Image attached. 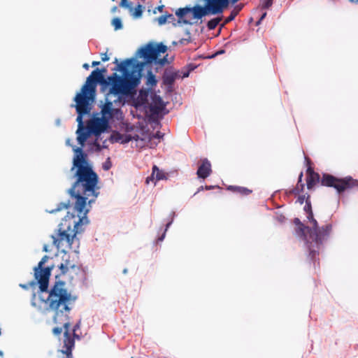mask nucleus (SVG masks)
I'll return each mask as SVG.
<instances>
[{
    "mask_svg": "<svg viewBox=\"0 0 358 358\" xmlns=\"http://www.w3.org/2000/svg\"><path fill=\"white\" fill-rule=\"evenodd\" d=\"M102 78L103 76L100 71L98 69L94 70L87 78L80 91L76 94L74 98L76 104L72 105L78 113L76 134L77 141L80 146H72L74 156L71 170L76 169L75 175L77 177L76 181L69 189V193L73 201V205L71 206L69 201L61 203L57 208L48 210L50 213H54L62 209L68 210L66 215L58 226L57 234L52 237L57 248H60L65 243L76 253L78 252L79 248V239L76 235L83 232L84 227L88 224L87 215L91 209L92 203L99 194L97 191L98 176L88 163L87 155L83 152V148L90 135L98 136L108 129V122L111 118L115 117L120 120L123 117L121 110L113 107V103H122V99L125 96L119 99L114 94L109 95L108 92L101 115H94L87 122L86 127L84 126L83 117L90 115L92 106L95 101L96 84Z\"/></svg>",
    "mask_w": 358,
    "mask_h": 358,
    "instance_id": "f257e3e1",
    "label": "nucleus"
},
{
    "mask_svg": "<svg viewBox=\"0 0 358 358\" xmlns=\"http://www.w3.org/2000/svg\"><path fill=\"white\" fill-rule=\"evenodd\" d=\"M167 50L166 45L162 43H149L141 47L134 57L124 59L117 63L116 71L121 73L118 75L113 73L108 76L106 84L109 87V95L114 94L119 99L129 95L141 83L142 71L145 64H155L164 66L169 64L167 55L162 59L158 57Z\"/></svg>",
    "mask_w": 358,
    "mask_h": 358,
    "instance_id": "f03ea898",
    "label": "nucleus"
},
{
    "mask_svg": "<svg viewBox=\"0 0 358 358\" xmlns=\"http://www.w3.org/2000/svg\"><path fill=\"white\" fill-rule=\"evenodd\" d=\"M310 203H306L304 210L306 212V226L301 223L299 219L296 218L294 222L297 226V231L299 235L304 237L310 255L315 256L319 251L323 242L327 239L331 231V226L324 225L322 227H317V222L313 217L310 210Z\"/></svg>",
    "mask_w": 358,
    "mask_h": 358,
    "instance_id": "7ed1b4c3",
    "label": "nucleus"
},
{
    "mask_svg": "<svg viewBox=\"0 0 358 358\" xmlns=\"http://www.w3.org/2000/svg\"><path fill=\"white\" fill-rule=\"evenodd\" d=\"M39 294L40 300L44 303L47 310L55 312L54 320L57 322V317L59 314L69 312V307L72 301L75 300L64 287V283L56 282L50 292L48 294L47 289Z\"/></svg>",
    "mask_w": 358,
    "mask_h": 358,
    "instance_id": "20e7f679",
    "label": "nucleus"
},
{
    "mask_svg": "<svg viewBox=\"0 0 358 358\" xmlns=\"http://www.w3.org/2000/svg\"><path fill=\"white\" fill-rule=\"evenodd\" d=\"M322 184L334 187L338 193L348 189L358 187V181L352 179L351 177L339 179L328 174L323 175Z\"/></svg>",
    "mask_w": 358,
    "mask_h": 358,
    "instance_id": "39448f33",
    "label": "nucleus"
},
{
    "mask_svg": "<svg viewBox=\"0 0 358 358\" xmlns=\"http://www.w3.org/2000/svg\"><path fill=\"white\" fill-rule=\"evenodd\" d=\"M48 257L45 255L39 262L38 266L34 268V275L37 283L39 284L40 289L43 292L48 289L49 278L50 275V269L49 268H42L43 264L46 263Z\"/></svg>",
    "mask_w": 358,
    "mask_h": 358,
    "instance_id": "423d86ee",
    "label": "nucleus"
},
{
    "mask_svg": "<svg viewBox=\"0 0 358 358\" xmlns=\"http://www.w3.org/2000/svg\"><path fill=\"white\" fill-rule=\"evenodd\" d=\"M111 139L114 142H120L121 143H127L134 141L136 143V145L139 147H143L145 145V140L138 135L131 136L130 134L114 133L111 136Z\"/></svg>",
    "mask_w": 358,
    "mask_h": 358,
    "instance_id": "0eeeda50",
    "label": "nucleus"
},
{
    "mask_svg": "<svg viewBox=\"0 0 358 358\" xmlns=\"http://www.w3.org/2000/svg\"><path fill=\"white\" fill-rule=\"evenodd\" d=\"M69 324L67 322L64 324V328L65 329L64 334V348H65V349L62 350V352L66 355V358H72L71 350L74 346V340L71 338L69 334Z\"/></svg>",
    "mask_w": 358,
    "mask_h": 358,
    "instance_id": "6e6552de",
    "label": "nucleus"
},
{
    "mask_svg": "<svg viewBox=\"0 0 358 358\" xmlns=\"http://www.w3.org/2000/svg\"><path fill=\"white\" fill-rule=\"evenodd\" d=\"M193 17L194 19H201L203 17L211 15V11L204 3L203 6H196L192 8Z\"/></svg>",
    "mask_w": 358,
    "mask_h": 358,
    "instance_id": "1a4fd4ad",
    "label": "nucleus"
},
{
    "mask_svg": "<svg viewBox=\"0 0 358 358\" xmlns=\"http://www.w3.org/2000/svg\"><path fill=\"white\" fill-rule=\"evenodd\" d=\"M211 172V165L210 162L204 159L201 161V164L198 169L197 175L199 178H206Z\"/></svg>",
    "mask_w": 358,
    "mask_h": 358,
    "instance_id": "9d476101",
    "label": "nucleus"
},
{
    "mask_svg": "<svg viewBox=\"0 0 358 358\" xmlns=\"http://www.w3.org/2000/svg\"><path fill=\"white\" fill-rule=\"evenodd\" d=\"M166 178V173L159 170L157 166L152 167V175L146 179V182L148 184L150 182H153L155 185L156 182L160 180H164Z\"/></svg>",
    "mask_w": 358,
    "mask_h": 358,
    "instance_id": "9b49d317",
    "label": "nucleus"
},
{
    "mask_svg": "<svg viewBox=\"0 0 358 358\" xmlns=\"http://www.w3.org/2000/svg\"><path fill=\"white\" fill-rule=\"evenodd\" d=\"M320 176L315 173L310 168L307 170V187L311 189L319 182Z\"/></svg>",
    "mask_w": 358,
    "mask_h": 358,
    "instance_id": "f8f14e48",
    "label": "nucleus"
},
{
    "mask_svg": "<svg viewBox=\"0 0 358 358\" xmlns=\"http://www.w3.org/2000/svg\"><path fill=\"white\" fill-rule=\"evenodd\" d=\"M189 11H190V9H188V8H180L176 11V14L179 18V20H178L179 23L189 24H192V22H191L189 20H187L186 18V16L189 13Z\"/></svg>",
    "mask_w": 358,
    "mask_h": 358,
    "instance_id": "ddd939ff",
    "label": "nucleus"
},
{
    "mask_svg": "<svg viewBox=\"0 0 358 358\" xmlns=\"http://www.w3.org/2000/svg\"><path fill=\"white\" fill-rule=\"evenodd\" d=\"M179 74L178 73L167 74L164 76V83L166 85H171L174 83L176 78H178Z\"/></svg>",
    "mask_w": 358,
    "mask_h": 358,
    "instance_id": "4468645a",
    "label": "nucleus"
},
{
    "mask_svg": "<svg viewBox=\"0 0 358 358\" xmlns=\"http://www.w3.org/2000/svg\"><path fill=\"white\" fill-rule=\"evenodd\" d=\"M112 25L114 27L115 30H119L122 28V20L119 17H115L112 20Z\"/></svg>",
    "mask_w": 358,
    "mask_h": 358,
    "instance_id": "2eb2a0df",
    "label": "nucleus"
},
{
    "mask_svg": "<svg viewBox=\"0 0 358 358\" xmlns=\"http://www.w3.org/2000/svg\"><path fill=\"white\" fill-rule=\"evenodd\" d=\"M229 189H233V190H236L237 192H238L239 193L241 194H248L249 193L251 192L250 190L246 189V188H244V187H233V186H230L229 187Z\"/></svg>",
    "mask_w": 358,
    "mask_h": 358,
    "instance_id": "dca6fc26",
    "label": "nucleus"
},
{
    "mask_svg": "<svg viewBox=\"0 0 358 358\" xmlns=\"http://www.w3.org/2000/svg\"><path fill=\"white\" fill-rule=\"evenodd\" d=\"M219 22H220V19H218V18L212 19L210 21H208V28L210 30H213L217 26Z\"/></svg>",
    "mask_w": 358,
    "mask_h": 358,
    "instance_id": "f3484780",
    "label": "nucleus"
},
{
    "mask_svg": "<svg viewBox=\"0 0 358 358\" xmlns=\"http://www.w3.org/2000/svg\"><path fill=\"white\" fill-rule=\"evenodd\" d=\"M132 15L136 18L140 17L142 15V10L140 5L135 8L134 12L132 13Z\"/></svg>",
    "mask_w": 358,
    "mask_h": 358,
    "instance_id": "a211bd4d",
    "label": "nucleus"
},
{
    "mask_svg": "<svg viewBox=\"0 0 358 358\" xmlns=\"http://www.w3.org/2000/svg\"><path fill=\"white\" fill-rule=\"evenodd\" d=\"M120 6L127 9L130 10L131 11L133 10L131 7V4L129 2L128 0H122L120 2Z\"/></svg>",
    "mask_w": 358,
    "mask_h": 358,
    "instance_id": "6ab92c4d",
    "label": "nucleus"
},
{
    "mask_svg": "<svg viewBox=\"0 0 358 358\" xmlns=\"http://www.w3.org/2000/svg\"><path fill=\"white\" fill-rule=\"evenodd\" d=\"M241 8H238V10H233V11L231 13L230 15H229V16L227 17V19L226 20V22H230V21L233 20L235 18V17L237 15V14H238V10H239Z\"/></svg>",
    "mask_w": 358,
    "mask_h": 358,
    "instance_id": "aec40b11",
    "label": "nucleus"
},
{
    "mask_svg": "<svg viewBox=\"0 0 358 358\" xmlns=\"http://www.w3.org/2000/svg\"><path fill=\"white\" fill-rule=\"evenodd\" d=\"M273 3V0H262V7L263 8H269Z\"/></svg>",
    "mask_w": 358,
    "mask_h": 358,
    "instance_id": "412c9836",
    "label": "nucleus"
},
{
    "mask_svg": "<svg viewBox=\"0 0 358 358\" xmlns=\"http://www.w3.org/2000/svg\"><path fill=\"white\" fill-rule=\"evenodd\" d=\"M168 17H171V15H169V16H166V15H161L159 16L158 18H157V21H158V23L160 24V25H162L164 24H165L167 21V18Z\"/></svg>",
    "mask_w": 358,
    "mask_h": 358,
    "instance_id": "4be33fe9",
    "label": "nucleus"
},
{
    "mask_svg": "<svg viewBox=\"0 0 358 358\" xmlns=\"http://www.w3.org/2000/svg\"><path fill=\"white\" fill-rule=\"evenodd\" d=\"M163 137V134L159 132V131H157L156 134H153L151 137H150V141L156 138V139H160Z\"/></svg>",
    "mask_w": 358,
    "mask_h": 358,
    "instance_id": "5701e85b",
    "label": "nucleus"
},
{
    "mask_svg": "<svg viewBox=\"0 0 358 358\" xmlns=\"http://www.w3.org/2000/svg\"><path fill=\"white\" fill-rule=\"evenodd\" d=\"M172 220H171L166 226V229H165V231L164 233L162 234V236L159 238V241H162L165 237V233L166 231L168 230V229L169 228V227L171 226V224H172Z\"/></svg>",
    "mask_w": 358,
    "mask_h": 358,
    "instance_id": "b1692460",
    "label": "nucleus"
},
{
    "mask_svg": "<svg viewBox=\"0 0 358 358\" xmlns=\"http://www.w3.org/2000/svg\"><path fill=\"white\" fill-rule=\"evenodd\" d=\"M36 285V282H34V281H32V282H29V284H27V285L20 284V286L21 287H22V288H24V289H28V287H29V286H34V285Z\"/></svg>",
    "mask_w": 358,
    "mask_h": 358,
    "instance_id": "393cba45",
    "label": "nucleus"
},
{
    "mask_svg": "<svg viewBox=\"0 0 358 358\" xmlns=\"http://www.w3.org/2000/svg\"><path fill=\"white\" fill-rule=\"evenodd\" d=\"M52 331L55 335L57 336L62 333V329L60 327H55L53 329Z\"/></svg>",
    "mask_w": 358,
    "mask_h": 358,
    "instance_id": "a878e982",
    "label": "nucleus"
},
{
    "mask_svg": "<svg viewBox=\"0 0 358 358\" xmlns=\"http://www.w3.org/2000/svg\"><path fill=\"white\" fill-rule=\"evenodd\" d=\"M101 58L103 62H106V61L109 60V57H108L107 53H106V52L101 54Z\"/></svg>",
    "mask_w": 358,
    "mask_h": 358,
    "instance_id": "bb28decb",
    "label": "nucleus"
},
{
    "mask_svg": "<svg viewBox=\"0 0 358 358\" xmlns=\"http://www.w3.org/2000/svg\"><path fill=\"white\" fill-rule=\"evenodd\" d=\"M189 71H184L182 73V76L179 75L178 78L180 77L182 78H187L189 76Z\"/></svg>",
    "mask_w": 358,
    "mask_h": 358,
    "instance_id": "cd10ccee",
    "label": "nucleus"
},
{
    "mask_svg": "<svg viewBox=\"0 0 358 358\" xmlns=\"http://www.w3.org/2000/svg\"><path fill=\"white\" fill-rule=\"evenodd\" d=\"M149 80H150V82L153 81V83H155V76H154L153 75H152V74H151V75H150V78H149Z\"/></svg>",
    "mask_w": 358,
    "mask_h": 358,
    "instance_id": "c85d7f7f",
    "label": "nucleus"
},
{
    "mask_svg": "<svg viewBox=\"0 0 358 358\" xmlns=\"http://www.w3.org/2000/svg\"><path fill=\"white\" fill-rule=\"evenodd\" d=\"M110 168V164H106L103 165V169L105 170H108Z\"/></svg>",
    "mask_w": 358,
    "mask_h": 358,
    "instance_id": "c756f323",
    "label": "nucleus"
},
{
    "mask_svg": "<svg viewBox=\"0 0 358 358\" xmlns=\"http://www.w3.org/2000/svg\"><path fill=\"white\" fill-rule=\"evenodd\" d=\"M185 42L188 43L189 42V39L184 38V39H181L180 40V43H182V44H185Z\"/></svg>",
    "mask_w": 358,
    "mask_h": 358,
    "instance_id": "7c9ffc66",
    "label": "nucleus"
},
{
    "mask_svg": "<svg viewBox=\"0 0 358 358\" xmlns=\"http://www.w3.org/2000/svg\"><path fill=\"white\" fill-rule=\"evenodd\" d=\"M266 16V13H264L260 17V20H263Z\"/></svg>",
    "mask_w": 358,
    "mask_h": 358,
    "instance_id": "2f4dec72",
    "label": "nucleus"
},
{
    "mask_svg": "<svg viewBox=\"0 0 358 358\" xmlns=\"http://www.w3.org/2000/svg\"><path fill=\"white\" fill-rule=\"evenodd\" d=\"M99 64H100V62H95V61H94V62H92V66H96V65H99Z\"/></svg>",
    "mask_w": 358,
    "mask_h": 358,
    "instance_id": "473e14b6",
    "label": "nucleus"
},
{
    "mask_svg": "<svg viewBox=\"0 0 358 358\" xmlns=\"http://www.w3.org/2000/svg\"><path fill=\"white\" fill-rule=\"evenodd\" d=\"M90 67L89 64H83V68L85 69H88Z\"/></svg>",
    "mask_w": 358,
    "mask_h": 358,
    "instance_id": "72a5a7b5",
    "label": "nucleus"
},
{
    "mask_svg": "<svg viewBox=\"0 0 358 358\" xmlns=\"http://www.w3.org/2000/svg\"><path fill=\"white\" fill-rule=\"evenodd\" d=\"M70 141H70V139H67V140L66 141V144L67 145L72 146V145H71V143H70Z\"/></svg>",
    "mask_w": 358,
    "mask_h": 358,
    "instance_id": "f704fd0d",
    "label": "nucleus"
},
{
    "mask_svg": "<svg viewBox=\"0 0 358 358\" xmlns=\"http://www.w3.org/2000/svg\"><path fill=\"white\" fill-rule=\"evenodd\" d=\"M224 50H220V51H218V52L215 54V55H220V54H222V53H224Z\"/></svg>",
    "mask_w": 358,
    "mask_h": 358,
    "instance_id": "c9c22d12",
    "label": "nucleus"
},
{
    "mask_svg": "<svg viewBox=\"0 0 358 358\" xmlns=\"http://www.w3.org/2000/svg\"><path fill=\"white\" fill-rule=\"evenodd\" d=\"M43 250L45 251V252H48V245H45L43 246Z\"/></svg>",
    "mask_w": 358,
    "mask_h": 358,
    "instance_id": "e433bc0d",
    "label": "nucleus"
},
{
    "mask_svg": "<svg viewBox=\"0 0 358 358\" xmlns=\"http://www.w3.org/2000/svg\"><path fill=\"white\" fill-rule=\"evenodd\" d=\"M117 9V8L116 6H114L113 8H112V12L113 13H115L116 11V10Z\"/></svg>",
    "mask_w": 358,
    "mask_h": 358,
    "instance_id": "4c0bfd02",
    "label": "nucleus"
},
{
    "mask_svg": "<svg viewBox=\"0 0 358 358\" xmlns=\"http://www.w3.org/2000/svg\"><path fill=\"white\" fill-rule=\"evenodd\" d=\"M56 124H57V125H59V124H60V121H59V120H57L56 121Z\"/></svg>",
    "mask_w": 358,
    "mask_h": 358,
    "instance_id": "58836bf2",
    "label": "nucleus"
},
{
    "mask_svg": "<svg viewBox=\"0 0 358 358\" xmlns=\"http://www.w3.org/2000/svg\"><path fill=\"white\" fill-rule=\"evenodd\" d=\"M351 2L358 3V0H350Z\"/></svg>",
    "mask_w": 358,
    "mask_h": 358,
    "instance_id": "ea45409f",
    "label": "nucleus"
},
{
    "mask_svg": "<svg viewBox=\"0 0 358 358\" xmlns=\"http://www.w3.org/2000/svg\"><path fill=\"white\" fill-rule=\"evenodd\" d=\"M211 188H212V187H210V186H206V189H210Z\"/></svg>",
    "mask_w": 358,
    "mask_h": 358,
    "instance_id": "a19ab883",
    "label": "nucleus"
},
{
    "mask_svg": "<svg viewBox=\"0 0 358 358\" xmlns=\"http://www.w3.org/2000/svg\"><path fill=\"white\" fill-rule=\"evenodd\" d=\"M262 20H260V19H259V20H258V22H257V25H259V24L261 23V22H262Z\"/></svg>",
    "mask_w": 358,
    "mask_h": 358,
    "instance_id": "79ce46f5",
    "label": "nucleus"
},
{
    "mask_svg": "<svg viewBox=\"0 0 358 358\" xmlns=\"http://www.w3.org/2000/svg\"><path fill=\"white\" fill-rule=\"evenodd\" d=\"M156 99L159 100V101H160V102H161V101H162L159 96H157V97H156Z\"/></svg>",
    "mask_w": 358,
    "mask_h": 358,
    "instance_id": "37998d69",
    "label": "nucleus"
},
{
    "mask_svg": "<svg viewBox=\"0 0 358 358\" xmlns=\"http://www.w3.org/2000/svg\"><path fill=\"white\" fill-rule=\"evenodd\" d=\"M301 177H302V173H301L300 176H299V181H301Z\"/></svg>",
    "mask_w": 358,
    "mask_h": 358,
    "instance_id": "c03bdc74",
    "label": "nucleus"
},
{
    "mask_svg": "<svg viewBox=\"0 0 358 358\" xmlns=\"http://www.w3.org/2000/svg\"><path fill=\"white\" fill-rule=\"evenodd\" d=\"M0 355L2 356L3 355V352L0 350Z\"/></svg>",
    "mask_w": 358,
    "mask_h": 358,
    "instance_id": "a18cd8bd",
    "label": "nucleus"
},
{
    "mask_svg": "<svg viewBox=\"0 0 358 358\" xmlns=\"http://www.w3.org/2000/svg\"><path fill=\"white\" fill-rule=\"evenodd\" d=\"M112 1H115V0H111Z\"/></svg>",
    "mask_w": 358,
    "mask_h": 358,
    "instance_id": "49530a36",
    "label": "nucleus"
}]
</instances>
